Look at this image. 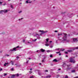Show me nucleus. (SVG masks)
I'll return each instance as SVG.
<instances>
[{
  "label": "nucleus",
  "instance_id": "f257e3e1",
  "mask_svg": "<svg viewBox=\"0 0 78 78\" xmlns=\"http://www.w3.org/2000/svg\"><path fill=\"white\" fill-rule=\"evenodd\" d=\"M64 36L63 37L62 39L63 40L62 41V42H64V41H67V34L63 33Z\"/></svg>",
  "mask_w": 78,
  "mask_h": 78
},
{
  "label": "nucleus",
  "instance_id": "f03ea898",
  "mask_svg": "<svg viewBox=\"0 0 78 78\" xmlns=\"http://www.w3.org/2000/svg\"><path fill=\"white\" fill-rule=\"evenodd\" d=\"M20 47L19 46H17L16 47V48H13L11 49L10 51H16V49H17V48H19Z\"/></svg>",
  "mask_w": 78,
  "mask_h": 78
},
{
  "label": "nucleus",
  "instance_id": "7ed1b4c3",
  "mask_svg": "<svg viewBox=\"0 0 78 78\" xmlns=\"http://www.w3.org/2000/svg\"><path fill=\"white\" fill-rule=\"evenodd\" d=\"M39 32H41V34H43V33H48V31L46 30L45 31H44V30H39Z\"/></svg>",
  "mask_w": 78,
  "mask_h": 78
},
{
  "label": "nucleus",
  "instance_id": "20e7f679",
  "mask_svg": "<svg viewBox=\"0 0 78 78\" xmlns=\"http://www.w3.org/2000/svg\"><path fill=\"white\" fill-rule=\"evenodd\" d=\"M70 62H73V63H75V61L73 59V58H71L70 59Z\"/></svg>",
  "mask_w": 78,
  "mask_h": 78
},
{
  "label": "nucleus",
  "instance_id": "39448f33",
  "mask_svg": "<svg viewBox=\"0 0 78 78\" xmlns=\"http://www.w3.org/2000/svg\"><path fill=\"white\" fill-rule=\"evenodd\" d=\"M30 0H27L26 2V3L28 4V3H31L32 2V1H30Z\"/></svg>",
  "mask_w": 78,
  "mask_h": 78
},
{
  "label": "nucleus",
  "instance_id": "423d86ee",
  "mask_svg": "<svg viewBox=\"0 0 78 78\" xmlns=\"http://www.w3.org/2000/svg\"><path fill=\"white\" fill-rule=\"evenodd\" d=\"M71 49L72 50H68L67 51H68V52H69L70 53H71L73 51V49H72V48Z\"/></svg>",
  "mask_w": 78,
  "mask_h": 78
},
{
  "label": "nucleus",
  "instance_id": "0eeeda50",
  "mask_svg": "<svg viewBox=\"0 0 78 78\" xmlns=\"http://www.w3.org/2000/svg\"><path fill=\"white\" fill-rule=\"evenodd\" d=\"M2 11H3V12H4V13H6V12H8V10L5 9L3 10Z\"/></svg>",
  "mask_w": 78,
  "mask_h": 78
},
{
  "label": "nucleus",
  "instance_id": "6e6552de",
  "mask_svg": "<svg viewBox=\"0 0 78 78\" xmlns=\"http://www.w3.org/2000/svg\"><path fill=\"white\" fill-rule=\"evenodd\" d=\"M75 49H78V47H76V48H72V49L73 50H75Z\"/></svg>",
  "mask_w": 78,
  "mask_h": 78
},
{
  "label": "nucleus",
  "instance_id": "1a4fd4ad",
  "mask_svg": "<svg viewBox=\"0 0 78 78\" xmlns=\"http://www.w3.org/2000/svg\"><path fill=\"white\" fill-rule=\"evenodd\" d=\"M73 42H76L77 41H78L77 40V38H73Z\"/></svg>",
  "mask_w": 78,
  "mask_h": 78
},
{
  "label": "nucleus",
  "instance_id": "9d476101",
  "mask_svg": "<svg viewBox=\"0 0 78 78\" xmlns=\"http://www.w3.org/2000/svg\"><path fill=\"white\" fill-rule=\"evenodd\" d=\"M40 50L41 51V52H44V51H45V50L43 49H41Z\"/></svg>",
  "mask_w": 78,
  "mask_h": 78
},
{
  "label": "nucleus",
  "instance_id": "9b49d317",
  "mask_svg": "<svg viewBox=\"0 0 78 78\" xmlns=\"http://www.w3.org/2000/svg\"><path fill=\"white\" fill-rule=\"evenodd\" d=\"M67 66V64H66V63H64L63 65V67H66Z\"/></svg>",
  "mask_w": 78,
  "mask_h": 78
},
{
  "label": "nucleus",
  "instance_id": "f8f14e48",
  "mask_svg": "<svg viewBox=\"0 0 78 78\" xmlns=\"http://www.w3.org/2000/svg\"><path fill=\"white\" fill-rule=\"evenodd\" d=\"M10 64V63H5L4 66H6V65H8V64Z\"/></svg>",
  "mask_w": 78,
  "mask_h": 78
},
{
  "label": "nucleus",
  "instance_id": "ddd939ff",
  "mask_svg": "<svg viewBox=\"0 0 78 78\" xmlns=\"http://www.w3.org/2000/svg\"><path fill=\"white\" fill-rule=\"evenodd\" d=\"M49 38H47L46 39V43H48V40H49Z\"/></svg>",
  "mask_w": 78,
  "mask_h": 78
},
{
  "label": "nucleus",
  "instance_id": "4468645a",
  "mask_svg": "<svg viewBox=\"0 0 78 78\" xmlns=\"http://www.w3.org/2000/svg\"><path fill=\"white\" fill-rule=\"evenodd\" d=\"M51 77V76L50 75H48L46 77V78H50Z\"/></svg>",
  "mask_w": 78,
  "mask_h": 78
},
{
  "label": "nucleus",
  "instance_id": "2eb2a0df",
  "mask_svg": "<svg viewBox=\"0 0 78 78\" xmlns=\"http://www.w3.org/2000/svg\"><path fill=\"white\" fill-rule=\"evenodd\" d=\"M53 61L54 62H58V61L57 60H56V59H54L53 60Z\"/></svg>",
  "mask_w": 78,
  "mask_h": 78
},
{
  "label": "nucleus",
  "instance_id": "dca6fc26",
  "mask_svg": "<svg viewBox=\"0 0 78 78\" xmlns=\"http://www.w3.org/2000/svg\"><path fill=\"white\" fill-rule=\"evenodd\" d=\"M14 77H15V75H12L11 76V78H14Z\"/></svg>",
  "mask_w": 78,
  "mask_h": 78
},
{
  "label": "nucleus",
  "instance_id": "f3484780",
  "mask_svg": "<svg viewBox=\"0 0 78 78\" xmlns=\"http://www.w3.org/2000/svg\"><path fill=\"white\" fill-rule=\"evenodd\" d=\"M11 64H12V65H14V62H13V61H11Z\"/></svg>",
  "mask_w": 78,
  "mask_h": 78
},
{
  "label": "nucleus",
  "instance_id": "a211bd4d",
  "mask_svg": "<svg viewBox=\"0 0 78 78\" xmlns=\"http://www.w3.org/2000/svg\"><path fill=\"white\" fill-rule=\"evenodd\" d=\"M71 72L72 73H74V72H75V70H73L71 71Z\"/></svg>",
  "mask_w": 78,
  "mask_h": 78
},
{
  "label": "nucleus",
  "instance_id": "6ab92c4d",
  "mask_svg": "<svg viewBox=\"0 0 78 78\" xmlns=\"http://www.w3.org/2000/svg\"><path fill=\"white\" fill-rule=\"evenodd\" d=\"M3 10H2L0 11V13L1 14H2V12H3Z\"/></svg>",
  "mask_w": 78,
  "mask_h": 78
},
{
  "label": "nucleus",
  "instance_id": "aec40b11",
  "mask_svg": "<svg viewBox=\"0 0 78 78\" xmlns=\"http://www.w3.org/2000/svg\"><path fill=\"white\" fill-rule=\"evenodd\" d=\"M38 75L40 76H41V75H42V73H38Z\"/></svg>",
  "mask_w": 78,
  "mask_h": 78
},
{
  "label": "nucleus",
  "instance_id": "412c9836",
  "mask_svg": "<svg viewBox=\"0 0 78 78\" xmlns=\"http://www.w3.org/2000/svg\"><path fill=\"white\" fill-rule=\"evenodd\" d=\"M21 66V65L19 64V65H17V67H20Z\"/></svg>",
  "mask_w": 78,
  "mask_h": 78
},
{
  "label": "nucleus",
  "instance_id": "4be33fe9",
  "mask_svg": "<svg viewBox=\"0 0 78 78\" xmlns=\"http://www.w3.org/2000/svg\"><path fill=\"white\" fill-rule=\"evenodd\" d=\"M47 51L48 52H50V51H50V50H47Z\"/></svg>",
  "mask_w": 78,
  "mask_h": 78
},
{
  "label": "nucleus",
  "instance_id": "5701e85b",
  "mask_svg": "<svg viewBox=\"0 0 78 78\" xmlns=\"http://www.w3.org/2000/svg\"><path fill=\"white\" fill-rule=\"evenodd\" d=\"M44 72H48V70H44Z\"/></svg>",
  "mask_w": 78,
  "mask_h": 78
},
{
  "label": "nucleus",
  "instance_id": "b1692460",
  "mask_svg": "<svg viewBox=\"0 0 78 78\" xmlns=\"http://www.w3.org/2000/svg\"><path fill=\"white\" fill-rule=\"evenodd\" d=\"M4 76H6V75H7V74L6 73H4Z\"/></svg>",
  "mask_w": 78,
  "mask_h": 78
},
{
  "label": "nucleus",
  "instance_id": "393cba45",
  "mask_svg": "<svg viewBox=\"0 0 78 78\" xmlns=\"http://www.w3.org/2000/svg\"><path fill=\"white\" fill-rule=\"evenodd\" d=\"M11 8H12V9H13V8H14L13 7V6H12V5H11Z\"/></svg>",
  "mask_w": 78,
  "mask_h": 78
},
{
  "label": "nucleus",
  "instance_id": "a878e982",
  "mask_svg": "<svg viewBox=\"0 0 78 78\" xmlns=\"http://www.w3.org/2000/svg\"><path fill=\"white\" fill-rule=\"evenodd\" d=\"M50 58H53V56L52 55H50Z\"/></svg>",
  "mask_w": 78,
  "mask_h": 78
},
{
  "label": "nucleus",
  "instance_id": "bb28decb",
  "mask_svg": "<svg viewBox=\"0 0 78 78\" xmlns=\"http://www.w3.org/2000/svg\"><path fill=\"white\" fill-rule=\"evenodd\" d=\"M19 76V74H16V76H17V77H18V76Z\"/></svg>",
  "mask_w": 78,
  "mask_h": 78
},
{
  "label": "nucleus",
  "instance_id": "cd10ccee",
  "mask_svg": "<svg viewBox=\"0 0 78 78\" xmlns=\"http://www.w3.org/2000/svg\"><path fill=\"white\" fill-rule=\"evenodd\" d=\"M34 78V76H32L30 77V78Z\"/></svg>",
  "mask_w": 78,
  "mask_h": 78
},
{
  "label": "nucleus",
  "instance_id": "c85d7f7f",
  "mask_svg": "<svg viewBox=\"0 0 78 78\" xmlns=\"http://www.w3.org/2000/svg\"><path fill=\"white\" fill-rule=\"evenodd\" d=\"M45 45L46 46H48V45H48V44H45Z\"/></svg>",
  "mask_w": 78,
  "mask_h": 78
},
{
  "label": "nucleus",
  "instance_id": "c756f323",
  "mask_svg": "<svg viewBox=\"0 0 78 78\" xmlns=\"http://www.w3.org/2000/svg\"><path fill=\"white\" fill-rule=\"evenodd\" d=\"M37 40V39H35V40H33V41H36Z\"/></svg>",
  "mask_w": 78,
  "mask_h": 78
},
{
  "label": "nucleus",
  "instance_id": "7c9ffc66",
  "mask_svg": "<svg viewBox=\"0 0 78 78\" xmlns=\"http://www.w3.org/2000/svg\"><path fill=\"white\" fill-rule=\"evenodd\" d=\"M59 56H61V53H60V52H59Z\"/></svg>",
  "mask_w": 78,
  "mask_h": 78
},
{
  "label": "nucleus",
  "instance_id": "2f4dec72",
  "mask_svg": "<svg viewBox=\"0 0 78 78\" xmlns=\"http://www.w3.org/2000/svg\"><path fill=\"white\" fill-rule=\"evenodd\" d=\"M60 52H61L60 51H59V52H56V53L58 54V53H60Z\"/></svg>",
  "mask_w": 78,
  "mask_h": 78
},
{
  "label": "nucleus",
  "instance_id": "473e14b6",
  "mask_svg": "<svg viewBox=\"0 0 78 78\" xmlns=\"http://www.w3.org/2000/svg\"><path fill=\"white\" fill-rule=\"evenodd\" d=\"M44 59L42 60V62H44Z\"/></svg>",
  "mask_w": 78,
  "mask_h": 78
},
{
  "label": "nucleus",
  "instance_id": "72a5a7b5",
  "mask_svg": "<svg viewBox=\"0 0 78 78\" xmlns=\"http://www.w3.org/2000/svg\"><path fill=\"white\" fill-rule=\"evenodd\" d=\"M65 49H61V51H64V50H65Z\"/></svg>",
  "mask_w": 78,
  "mask_h": 78
},
{
  "label": "nucleus",
  "instance_id": "f704fd0d",
  "mask_svg": "<svg viewBox=\"0 0 78 78\" xmlns=\"http://www.w3.org/2000/svg\"><path fill=\"white\" fill-rule=\"evenodd\" d=\"M58 40H56V44H58Z\"/></svg>",
  "mask_w": 78,
  "mask_h": 78
},
{
  "label": "nucleus",
  "instance_id": "c9c22d12",
  "mask_svg": "<svg viewBox=\"0 0 78 78\" xmlns=\"http://www.w3.org/2000/svg\"><path fill=\"white\" fill-rule=\"evenodd\" d=\"M31 73H32V71H30V72H29V73H30V74H31Z\"/></svg>",
  "mask_w": 78,
  "mask_h": 78
},
{
  "label": "nucleus",
  "instance_id": "e433bc0d",
  "mask_svg": "<svg viewBox=\"0 0 78 78\" xmlns=\"http://www.w3.org/2000/svg\"><path fill=\"white\" fill-rule=\"evenodd\" d=\"M65 54H67L68 53V52H65Z\"/></svg>",
  "mask_w": 78,
  "mask_h": 78
},
{
  "label": "nucleus",
  "instance_id": "4c0bfd02",
  "mask_svg": "<svg viewBox=\"0 0 78 78\" xmlns=\"http://www.w3.org/2000/svg\"><path fill=\"white\" fill-rule=\"evenodd\" d=\"M2 53V50L0 51V53Z\"/></svg>",
  "mask_w": 78,
  "mask_h": 78
},
{
  "label": "nucleus",
  "instance_id": "58836bf2",
  "mask_svg": "<svg viewBox=\"0 0 78 78\" xmlns=\"http://www.w3.org/2000/svg\"><path fill=\"white\" fill-rule=\"evenodd\" d=\"M3 69H0V72H1V71H2V70Z\"/></svg>",
  "mask_w": 78,
  "mask_h": 78
},
{
  "label": "nucleus",
  "instance_id": "ea45409f",
  "mask_svg": "<svg viewBox=\"0 0 78 78\" xmlns=\"http://www.w3.org/2000/svg\"><path fill=\"white\" fill-rule=\"evenodd\" d=\"M11 70H14V68H12L11 69Z\"/></svg>",
  "mask_w": 78,
  "mask_h": 78
},
{
  "label": "nucleus",
  "instance_id": "a19ab883",
  "mask_svg": "<svg viewBox=\"0 0 78 78\" xmlns=\"http://www.w3.org/2000/svg\"><path fill=\"white\" fill-rule=\"evenodd\" d=\"M16 58H17V59H19V56H17L16 57Z\"/></svg>",
  "mask_w": 78,
  "mask_h": 78
},
{
  "label": "nucleus",
  "instance_id": "79ce46f5",
  "mask_svg": "<svg viewBox=\"0 0 78 78\" xmlns=\"http://www.w3.org/2000/svg\"><path fill=\"white\" fill-rule=\"evenodd\" d=\"M66 66H67V67H69V66H70V65H67Z\"/></svg>",
  "mask_w": 78,
  "mask_h": 78
},
{
  "label": "nucleus",
  "instance_id": "37998d69",
  "mask_svg": "<svg viewBox=\"0 0 78 78\" xmlns=\"http://www.w3.org/2000/svg\"><path fill=\"white\" fill-rule=\"evenodd\" d=\"M19 13H21V12H22V11H20V12H19Z\"/></svg>",
  "mask_w": 78,
  "mask_h": 78
},
{
  "label": "nucleus",
  "instance_id": "c03bdc74",
  "mask_svg": "<svg viewBox=\"0 0 78 78\" xmlns=\"http://www.w3.org/2000/svg\"><path fill=\"white\" fill-rule=\"evenodd\" d=\"M65 78H68V76H65Z\"/></svg>",
  "mask_w": 78,
  "mask_h": 78
},
{
  "label": "nucleus",
  "instance_id": "a18cd8bd",
  "mask_svg": "<svg viewBox=\"0 0 78 78\" xmlns=\"http://www.w3.org/2000/svg\"><path fill=\"white\" fill-rule=\"evenodd\" d=\"M55 33H57V32H58V31L57 30H55Z\"/></svg>",
  "mask_w": 78,
  "mask_h": 78
},
{
  "label": "nucleus",
  "instance_id": "49530a36",
  "mask_svg": "<svg viewBox=\"0 0 78 78\" xmlns=\"http://www.w3.org/2000/svg\"><path fill=\"white\" fill-rule=\"evenodd\" d=\"M25 40H23V42H25Z\"/></svg>",
  "mask_w": 78,
  "mask_h": 78
},
{
  "label": "nucleus",
  "instance_id": "de8ad7c7",
  "mask_svg": "<svg viewBox=\"0 0 78 78\" xmlns=\"http://www.w3.org/2000/svg\"><path fill=\"white\" fill-rule=\"evenodd\" d=\"M19 48H23V47L22 46L21 47H19Z\"/></svg>",
  "mask_w": 78,
  "mask_h": 78
},
{
  "label": "nucleus",
  "instance_id": "09e8293b",
  "mask_svg": "<svg viewBox=\"0 0 78 78\" xmlns=\"http://www.w3.org/2000/svg\"><path fill=\"white\" fill-rule=\"evenodd\" d=\"M37 39H40V37L39 36L38 37H37Z\"/></svg>",
  "mask_w": 78,
  "mask_h": 78
},
{
  "label": "nucleus",
  "instance_id": "8fccbe9b",
  "mask_svg": "<svg viewBox=\"0 0 78 78\" xmlns=\"http://www.w3.org/2000/svg\"><path fill=\"white\" fill-rule=\"evenodd\" d=\"M50 48H53V46H51V47H50Z\"/></svg>",
  "mask_w": 78,
  "mask_h": 78
},
{
  "label": "nucleus",
  "instance_id": "3c124183",
  "mask_svg": "<svg viewBox=\"0 0 78 78\" xmlns=\"http://www.w3.org/2000/svg\"><path fill=\"white\" fill-rule=\"evenodd\" d=\"M57 76H58V77H59V75H58Z\"/></svg>",
  "mask_w": 78,
  "mask_h": 78
},
{
  "label": "nucleus",
  "instance_id": "603ef678",
  "mask_svg": "<svg viewBox=\"0 0 78 78\" xmlns=\"http://www.w3.org/2000/svg\"><path fill=\"white\" fill-rule=\"evenodd\" d=\"M74 78H78V76H76Z\"/></svg>",
  "mask_w": 78,
  "mask_h": 78
},
{
  "label": "nucleus",
  "instance_id": "864d4df0",
  "mask_svg": "<svg viewBox=\"0 0 78 78\" xmlns=\"http://www.w3.org/2000/svg\"><path fill=\"white\" fill-rule=\"evenodd\" d=\"M58 70H61V69L59 68V69H58Z\"/></svg>",
  "mask_w": 78,
  "mask_h": 78
},
{
  "label": "nucleus",
  "instance_id": "5fc2aeb1",
  "mask_svg": "<svg viewBox=\"0 0 78 78\" xmlns=\"http://www.w3.org/2000/svg\"><path fill=\"white\" fill-rule=\"evenodd\" d=\"M58 41H61L62 40L61 39H58Z\"/></svg>",
  "mask_w": 78,
  "mask_h": 78
},
{
  "label": "nucleus",
  "instance_id": "6e6d98bb",
  "mask_svg": "<svg viewBox=\"0 0 78 78\" xmlns=\"http://www.w3.org/2000/svg\"><path fill=\"white\" fill-rule=\"evenodd\" d=\"M15 66H17V64H15Z\"/></svg>",
  "mask_w": 78,
  "mask_h": 78
},
{
  "label": "nucleus",
  "instance_id": "4d7b16f0",
  "mask_svg": "<svg viewBox=\"0 0 78 78\" xmlns=\"http://www.w3.org/2000/svg\"><path fill=\"white\" fill-rule=\"evenodd\" d=\"M59 50V48H58L56 49L55 50Z\"/></svg>",
  "mask_w": 78,
  "mask_h": 78
},
{
  "label": "nucleus",
  "instance_id": "13d9d810",
  "mask_svg": "<svg viewBox=\"0 0 78 78\" xmlns=\"http://www.w3.org/2000/svg\"><path fill=\"white\" fill-rule=\"evenodd\" d=\"M39 65H41L42 64H41V63H39Z\"/></svg>",
  "mask_w": 78,
  "mask_h": 78
},
{
  "label": "nucleus",
  "instance_id": "bf43d9fd",
  "mask_svg": "<svg viewBox=\"0 0 78 78\" xmlns=\"http://www.w3.org/2000/svg\"><path fill=\"white\" fill-rule=\"evenodd\" d=\"M7 56H9V55H7Z\"/></svg>",
  "mask_w": 78,
  "mask_h": 78
},
{
  "label": "nucleus",
  "instance_id": "052dcab7",
  "mask_svg": "<svg viewBox=\"0 0 78 78\" xmlns=\"http://www.w3.org/2000/svg\"><path fill=\"white\" fill-rule=\"evenodd\" d=\"M2 2H0V4H2Z\"/></svg>",
  "mask_w": 78,
  "mask_h": 78
},
{
  "label": "nucleus",
  "instance_id": "680f3d73",
  "mask_svg": "<svg viewBox=\"0 0 78 78\" xmlns=\"http://www.w3.org/2000/svg\"><path fill=\"white\" fill-rule=\"evenodd\" d=\"M68 36H70V34H68Z\"/></svg>",
  "mask_w": 78,
  "mask_h": 78
},
{
  "label": "nucleus",
  "instance_id": "e2e57ef3",
  "mask_svg": "<svg viewBox=\"0 0 78 78\" xmlns=\"http://www.w3.org/2000/svg\"><path fill=\"white\" fill-rule=\"evenodd\" d=\"M50 42H52V41H49Z\"/></svg>",
  "mask_w": 78,
  "mask_h": 78
},
{
  "label": "nucleus",
  "instance_id": "0e129e2a",
  "mask_svg": "<svg viewBox=\"0 0 78 78\" xmlns=\"http://www.w3.org/2000/svg\"><path fill=\"white\" fill-rule=\"evenodd\" d=\"M51 66H53V64H51Z\"/></svg>",
  "mask_w": 78,
  "mask_h": 78
},
{
  "label": "nucleus",
  "instance_id": "69168bd1",
  "mask_svg": "<svg viewBox=\"0 0 78 78\" xmlns=\"http://www.w3.org/2000/svg\"><path fill=\"white\" fill-rule=\"evenodd\" d=\"M58 36H60V34H58Z\"/></svg>",
  "mask_w": 78,
  "mask_h": 78
},
{
  "label": "nucleus",
  "instance_id": "338daca9",
  "mask_svg": "<svg viewBox=\"0 0 78 78\" xmlns=\"http://www.w3.org/2000/svg\"><path fill=\"white\" fill-rule=\"evenodd\" d=\"M31 59V58H29V59Z\"/></svg>",
  "mask_w": 78,
  "mask_h": 78
},
{
  "label": "nucleus",
  "instance_id": "774afa93",
  "mask_svg": "<svg viewBox=\"0 0 78 78\" xmlns=\"http://www.w3.org/2000/svg\"><path fill=\"white\" fill-rule=\"evenodd\" d=\"M27 43H28V44H29L30 42H27Z\"/></svg>",
  "mask_w": 78,
  "mask_h": 78
}]
</instances>
